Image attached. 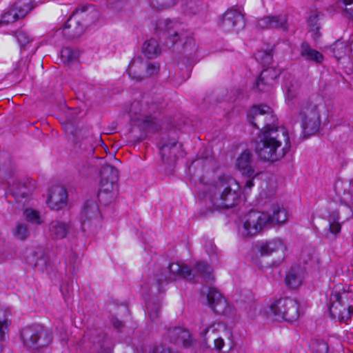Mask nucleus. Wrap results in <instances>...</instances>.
Instances as JSON below:
<instances>
[{"label": "nucleus", "mask_w": 353, "mask_h": 353, "mask_svg": "<svg viewBox=\"0 0 353 353\" xmlns=\"http://www.w3.org/2000/svg\"><path fill=\"white\" fill-rule=\"evenodd\" d=\"M291 147L288 132L285 128L266 130L258 135L255 152L263 161L276 162L282 159Z\"/></svg>", "instance_id": "f257e3e1"}, {"label": "nucleus", "mask_w": 353, "mask_h": 353, "mask_svg": "<svg viewBox=\"0 0 353 353\" xmlns=\"http://www.w3.org/2000/svg\"><path fill=\"white\" fill-rule=\"evenodd\" d=\"M234 188L236 185L232 179L219 177L209 185L204 197L208 198L216 208H232L240 199L237 188Z\"/></svg>", "instance_id": "f03ea898"}, {"label": "nucleus", "mask_w": 353, "mask_h": 353, "mask_svg": "<svg viewBox=\"0 0 353 353\" xmlns=\"http://www.w3.org/2000/svg\"><path fill=\"white\" fill-rule=\"evenodd\" d=\"M159 28L163 31V35L165 39L164 44L168 49L181 52L178 48L180 46H182L183 52H189L188 48L193 41L189 38L182 23L176 21L165 19L159 23Z\"/></svg>", "instance_id": "7ed1b4c3"}, {"label": "nucleus", "mask_w": 353, "mask_h": 353, "mask_svg": "<svg viewBox=\"0 0 353 353\" xmlns=\"http://www.w3.org/2000/svg\"><path fill=\"white\" fill-rule=\"evenodd\" d=\"M21 338L26 347L34 352H42L52 341L51 334L39 325L24 327Z\"/></svg>", "instance_id": "20e7f679"}, {"label": "nucleus", "mask_w": 353, "mask_h": 353, "mask_svg": "<svg viewBox=\"0 0 353 353\" xmlns=\"http://www.w3.org/2000/svg\"><path fill=\"white\" fill-rule=\"evenodd\" d=\"M248 120L261 133L266 130H274L278 126V119L272 109L266 105H254L248 112Z\"/></svg>", "instance_id": "39448f33"}, {"label": "nucleus", "mask_w": 353, "mask_h": 353, "mask_svg": "<svg viewBox=\"0 0 353 353\" xmlns=\"http://www.w3.org/2000/svg\"><path fill=\"white\" fill-rule=\"evenodd\" d=\"M329 312L332 318L347 323L353 314V293H332L330 296Z\"/></svg>", "instance_id": "423d86ee"}, {"label": "nucleus", "mask_w": 353, "mask_h": 353, "mask_svg": "<svg viewBox=\"0 0 353 353\" xmlns=\"http://www.w3.org/2000/svg\"><path fill=\"white\" fill-rule=\"evenodd\" d=\"M269 316L274 321L294 322L300 316L299 304L294 299L281 298L271 304Z\"/></svg>", "instance_id": "0eeeda50"}, {"label": "nucleus", "mask_w": 353, "mask_h": 353, "mask_svg": "<svg viewBox=\"0 0 353 353\" xmlns=\"http://www.w3.org/2000/svg\"><path fill=\"white\" fill-rule=\"evenodd\" d=\"M101 181L98 193L99 199L105 203L111 201L113 193L117 190L118 170L110 165H104L100 171Z\"/></svg>", "instance_id": "6e6552de"}, {"label": "nucleus", "mask_w": 353, "mask_h": 353, "mask_svg": "<svg viewBox=\"0 0 353 353\" xmlns=\"http://www.w3.org/2000/svg\"><path fill=\"white\" fill-rule=\"evenodd\" d=\"M159 69V64L148 62L138 57L131 61L127 72L132 79L140 82L146 78L157 74Z\"/></svg>", "instance_id": "1a4fd4ad"}, {"label": "nucleus", "mask_w": 353, "mask_h": 353, "mask_svg": "<svg viewBox=\"0 0 353 353\" xmlns=\"http://www.w3.org/2000/svg\"><path fill=\"white\" fill-rule=\"evenodd\" d=\"M270 223L269 216L264 212L252 210L245 216L243 228L240 230L244 236L259 234Z\"/></svg>", "instance_id": "9d476101"}, {"label": "nucleus", "mask_w": 353, "mask_h": 353, "mask_svg": "<svg viewBox=\"0 0 353 353\" xmlns=\"http://www.w3.org/2000/svg\"><path fill=\"white\" fill-rule=\"evenodd\" d=\"M88 14V10L84 8L74 11L64 25L62 31L63 35L70 39L80 37L83 33L86 25L82 21L85 20Z\"/></svg>", "instance_id": "9b49d317"}, {"label": "nucleus", "mask_w": 353, "mask_h": 353, "mask_svg": "<svg viewBox=\"0 0 353 353\" xmlns=\"http://www.w3.org/2000/svg\"><path fill=\"white\" fill-rule=\"evenodd\" d=\"M160 154L162 162L167 166L165 171L167 169L171 171L176 159L183 154L182 145L173 139L160 148Z\"/></svg>", "instance_id": "f8f14e48"}, {"label": "nucleus", "mask_w": 353, "mask_h": 353, "mask_svg": "<svg viewBox=\"0 0 353 353\" xmlns=\"http://www.w3.org/2000/svg\"><path fill=\"white\" fill-rule=\"evenodd\" d=\"M220 26L225 32H239L245 26L243 14L236 9H228L223 15Z\"/></svg>", "instance_id": "ddd939ff"}, {"label": "nucleus", "mask_w": 353, "mask_h": 353, "mask_svg": "<svg viewBox=\"0 0 353 353\" xmlns=\"http://www.w3.org/2000/svg\"><path fill=\"white\" fill-rule=\"evenodd\" d=\"M187 281L193 283L206 282L214 281L212 267L204 261L196 262L192 268L188 267Z\"/></svg>", "instance_id": "4468645a"}, {"label": "nucleus", "mask_w": 353, "mask_h": 353, "mask_svg": "<svg viewBox=\"0 0 353 353\" xmlns=\"http://www.w3.org/2000/svg\"><path fill=\"white\" fill-rule=\"evenodd\" d=\"M101 214L99 207L95 201H87L81 212V223L83 231H86L90 228L99 221Z\"/></svg>", "instance_id": "2eb2a0df"}, {"label": "nucleus", "mask_w": 353, "mask_h": 353, "mask_svg": "<svg viewBox=\"0 0 353 353\" xmlns=\"http://www.w3.org/2000/svg\"><path fill=\"white\" fill-rule=\"evenodd\" d=\"M32 9L30 0H19L2 16L1 23H10L22 19Z\"/></svg>", "instance_id": "dca6fc26"}, {"label": "nucleus", "mask_w": 353, "mask_h": 353, "mask_svg": "<svg viewBox=\"0 0 353 353\" xmlns=\"http://www.w3.org/2000/svg\"><path fill=\"white\" fill-rule=\"evenodd\" d=\"M207 301L209 306L217 314L228 315L230 313V307L227 301L215 288H208L207 290Z\"/></svg>", "instance_id": "f3484780"}, {"label": "nucleus", "mask_w": 353, "mask_h": 353, "mask_svg": "<svg viewBox=\"0 0 353 353\" xmlns=\"http://www.w3.org/2000/svg\"><path fill=\"white\" fill-rule=\"evenodd\" d=\"M256 28L260 30L279 29L288 31L289 28L286 15L264 17L256 21Z\"/></svg>", "instance_id": "a211bd4d"}, {"label": "nucleus", "mask_w": 353, "mask_h": 353, "mask_svg": "<svg viewBox=\"0 0 353 353\" xmlns=\"http://www.w3.org/2000/svg\"><path fill=\"white\" fill-rule=\"evenodd\" d=\"M34 188L35 183L33 181L23 179L13 181L12 183L9 182V190L18 201L32 194Z\"/></svg>", "instance_id": "6ab92c4d"}, {"label": "nucleus", "mask_w": 353, "mask_h": 353, "mask_svg": "<svg viewBox=\"0 0 353 353\" xmlns=\"http://www.w3.org/2000/svg\"><path fill=\"white\" fill-rule=\"evenodd\" d=\"M169 273L167 275L161 274V275H157V280L159 285L163 284V282H170L175 281L178 278H182L187 280L188 266L181 265L177 263H173L169 265Z\"/></svg>", "instance_id": "aec40b11"}, {"label": "nucleus", "mask_w": 353, "mask_h": 353, "mask_svg": "<svg viewBox=\"0 0 353 353\" xmlns=\"http://www.w3.org/2000/svg\"><path fill=\"white\" fill-rule=\"evenodd\" d=\"M279 75V70L272 67L267 68L261 71L256 82V87L260 91H268Z\"/></svg>", "instance_id": "412c9836"}, {"label": "nucleus", "mask_w": 353, "mask_h": 353, "mask_svg": "<svg viewBox=\"0 0 353 353\" xmlns=\"http://www.w3.org/2000/svg\"><path fill=\"white\" fill-rule=\"evenodd\" d=\"M71 229L70 221L56 219L49 223L48 234L52 240H61L67 237Z\"/></svg>", "instance_id": "4be33fe9"}, {"label": "nucleus", "mask_w": 353, "mask_h": 353, "mask_svg": "<svg viewBox=\"0 0 353 353\" xmlns=\"http://www.w3.org/2000/svg\"><path fill=\"white\" fill-rule=\"evenodd\" d=\"M68 194L62 186H55L51 190L47 203L52 210H59L67 204Z\"/></svg>", "instance_id": "5701e85b"}, {"label": "nucleus", "mask_w": 353, "mask_h": 353, "mask_svg": "<svg viewBox=\"0 0 353 353\" xmlns=\"http://www.w3.org/2000/svg\"><path fill=\"white\" fill-rule=\"evenodd\" d=\"M92 343V350L95 353H110L111 350L108 347L107 336L102 332L90 330L86 333Z\"/></svg>", "instance_id": "b1692460"}, {"label": "nucleus", "mask_w": 353, "mask_h": 353, "mask_svg": "<svg viewBox=\"0 0 353 353\" xmlns=\"http://www.w3.org/2000/svg\"><path fill=\"white\" fill-rule=\"evenodd\" d=\"M252 154L245 150L237 158L236 165L239 171L245 177H253L259 174L253 168Z\"/></svg>", "instance_id": "393cba45"}, {"label": "nucleus", "mask_w": 353, "mask_h": 353, "mask_svg": "<svg viewBox=\"0 0 353 353\" xmlns=\"http://www.w3.org/2000/svg\"><path fill=\"white\" fill-rule=\"evenodd\" d=\"M168 337L170 339V342L176 344H182L185 347L191 345L192 341L190 332L183 327H174L169 329Z\"/></svg>", "instance_id": "a878e982"}, {"label": "nucleus", "mask_w": 353, "mask_h": 353, "mask_svg": "<svg viewBox=\"0 0 353 353\" xmlns=\"http://www.w3.org/2000/svg\"><path fill=\"white\" fill-rule=\"evenodd\" d=\"M323 18V14L317 10H312L307 18V24L309 32L312 33V37L317 40L321 36L320 30L321 28V21Z\"/></svg>", "instance_id": "bb28decb"}, {"label": "nucleus", "mask_w": 353, "mask_h": 353, "mask_svg": "<svg viewBox=\"0 0 353 353\" xmlns=\"http://www.w3.org/2000/svg\"><path fill=\"white\" fill-rule=\"evenodd\" d=\"M286 247L283 241L279 238H274L261 243L260 252L261 255L269 256L274 252H284Z\"/></svg>", "instance_id": "cd10ccee"}, {"label": "nucleus", "mask_w": 353, "mask_h": 353, "mask_svg": "<svg viewBox=\"0 0 353 353\" xmlns=\"http://www.w3.org/2000/svg\"><path fill=\"white\" fill-rule=\"evenodd\" d=\"M300 55L306 61L320 64L323 62L324 57L320 52L311 48L307 42L301 45Z\"/></svg>", "instance_id": "c85d7f7f"}, {"label": "nucleus", "mask_w": 353, "mask_h": 353, "mask_svg": "<svg viewBox=\"0 0 353 353\" xmlns=\"http://www.w3.org/2000/svg\"><path fill=\"white\" fill-rule=\"evenodd\" d=\"M266 214L269 216V224L271 225H281L285 223L288 219L286 210L279 205H272L270 212Z\"/></svg>", "instance_id": "c756f323"}, {"label": "nucleus", "mask_w": 353, "mask_h": 353, "mask_svg": "<svg viewBox=\"0 0 353 353\" xmlns=\"http://www.w3.org/2000/svg\"><path fill=\"white\" fill-rule=\"evenodd\" d=\"M299 116L301 121H305L310 119H319L320 114L319 106L311 102H303L300 105Z\"/></svg>", "instance_id": "7c9ffc66"}, {"label": "nucleus", "mask_w": 353, "mask_h": 353, "mask_svg": "<svg viewBox=\"0 0 353 353\" xmlns=\"http://www.w3.org/2000/svg\"><path fill=\"white\" fill-rule=\"evenodd\" d=\"M349 46L350 43L347 42L338 40L330 46V50L336 60L339 61L348 56Z\"/></svg>", "instance_id": "2f4dec72"}, {"label": "nucleus", "mask_w": 353, "mask_h": 353, "mask_svg": "<svg viewBox=\"0 0 353 353\" xmlns=\"http://www.w3.org/2000/svg\"><path fill=\"white\" fill-rule=\"evenodd\" d=\"M142 52L148 59H154L161 52L159 43L154 39L147 40L143 43Z\"/></svg>", "instance_id": "473e14b6"}, {"label": "nucleus", "mask_w": 353, "mask_h": 353, "mask_svg": "<svg viewBox=\"0 0 353 353\" xmlns=\"http://www.w3.org/2000/svg\"><path fill=\"white\" fill-rule=\"evenodd\" d=\"M216 330V327L215 325H212L211 326H209L208 327L205 328L203 332L201 333V335L203 336V341L205 344H208V341L210 340L213 341L214 343V347L217 350H221L222 347L224 345V341L223 339L220 336L216 337V336H207L208 334L210 332H212V334H214V332Z\"/></svg>", "instance_id": "72a5a7b5"}, {"label": "nucleus", "mask_w": 353, "mask_h": 353, "mask_svg": "<svg viewBox=\"0 0 353 353\" xmlns=\"http://www.w3.org/2000/svg\"><path fill=\"white\" fill-rule=\"evenodd\" d=\"M286 285L292 288H298L302 283V276L299 269L292 268L285 276Z\"/></svg>", "instance_id": "f704fd0d"}, {"label": "nucleus", "mask_w": 353, "mask_h": 353, "mask_svg": "<svg viewBox=\"0 0 353 353\" xmlns=\"http://www.w3.org/2000/svg\"><path fill=\"white\" fill-rule=\"evenodd\" d=\"M79 52L69 48H65L61 51V59L64 64L72 65L78 62Z\"/></svg>", "instance_id": "c9c22d12"}, {"label": "nucleus", "mask_w": 353, "mask_h": 353, "mask_svg": "<svg viewBox=\"0 0 353 353\" xmlns=\"http://www.w3.org/2000/svg\"><path fill=\"white\" fill-rule=\"evenodd\" d=\"M301 123L304 134L310 136L318 132L321 125V120L320 118L306 119L305 121H301Z\"/></svg>", "instance_id": "e433bc0d"}, {"label": "nucleus", "mask_w": 353, "mask_h": 353, "mask_svg": "<svg viewBox=\"0 0 353 353\" xmlns=\"http://www.w3.org/2000/svg\"><path fill=\"white\" fill-rule=\"evenodd\" d=\"M301 88V84L299 81L296 79L286 80L284 88L286 92L287 98L289 100H292L295 98L299 92Z\"/></svg>", "instance_id": "4c0bfd02"}, {"label": "nucleus", "mask_w": 353, "mask_h": 353, "mask_svg": "<svg viewBox=\"0 0 353 353\" xmlns=\"http://www.w3.org/2000/svg\"><path fill=\"white\" fill-rule=\"evenodd\" d=\"M343 185L342 183H336L335 185L336 190L340 194L339 185ZM343 199L345 202L353 204V178L347 183L343 184Z\"/></svg>", "instance_id": "58836bf2"}, {"label": "nucleus", "mask_w": 353, "mask_h": 353, "mask_svg": "<svg viewBox=\"0 0 353 353\" xmlns=\"http://www.w3.org/2000/svg\"><path fill=\"white\" fill-rule=\"evenodd\" d=\"M30 234L28 225L24 222H18L13 230L14 236L21 241L26 240Z\"/></svg>", "instance_id": "ea45409f"}, {"label": "nucleus", "mask_w": 353, "mask_h": 353, "mask_svg": "<svg viewBox=\"0 0 353 353\" xmlns=\"http://www.w3.org/2000/svg\"><path fill=\"white\" fill-rule=\"evenodd\" d=\"M10 314L1 308H0V341L5 339L6 332L8 327V318Z\"/></svg>", "instance_id": "a19ab883"}, {"label": "nucleus", "mask_w": 353, "mask_h": 353, "mask_svg": "<svg viewBox=\"0 0 353 353\" xmlns=\"http://www.w3.org/2000/svg\"><path fill=\"white\" fill-rule=\"evenodd\" d=\"M310 347L313 353H327L328 352L327 344L320 339L311 340Z\"/></svg>", "instance_id": "79ce46f5"}, {"label": "nucleus", "mask_w": 353, "mask_h": 353, "mask_svg": "<svg viewBox=\"0 0 353 353\" xmlns=\"http://www.w3.org/2000/svg\"><path fill=\"white\" fill-rule=\"evenodd\" d=\"M147 313L149 319L154 321L159 316L160 304L157 302H148L146 304Z\"/></svg>", "instance_id": "37998d69"}, {"label": "nucleus", "mask_w": 353, "mask_h": 353, "mask_svg": "<svg viewBox=\"0 0 353 353\" xmlns=\"http://www.w3.org/2000/svg\"><path fill=\"white\" fill-rule=\"evenodd\" d=\"M256 59L263 65H269L273 61V55L272 52L261 50L256 53Z\"/></svg>", "instance_id": "c03bdc74"}, {"label": "nucleus", "mask_w": 353, "mask_h": 353, "mask_svg": "<svg viewBox=\"0 0 353 353\" xmlns=\"http://www.w3.org/2000/svg\"><path fill=\"white\" fill-rule=\"evenodd\" d=\"M178 0H150L152 7L157 10H163L175 5Z\"/></svg>", "instance_id": "a18cd8bd"}, {"label": "nucleus", "mask_w": 353, "mask_h": 353, "mask_svg": "<svg viewBox=\"0 0 353 353\" xmlns=\"http://www.w3.org/2000/svg\"><path fill=\"white\" fill-rule=\"evenodd\" d=\"M23 214L28 221L37 225L41 223V218L37 211L28 208L24 211Z\"/></svg>", "instance_id": "49530a36"}, {"label": "nucleus", "mask_w": 353, "mask_h": 353, "mask_svg": "<svg viewBox=\"0 0 353 353\" xmlns=\"http://www.w3.org/2000/svg\"><path fill=\"white\" fill-rule=\"evenodd\" d=\"M202 3L200 0H185L184 3V9L190 13L196 14L199 12Z\"/></svg>", "instance_id": "de8ad7c7"}, {"label": "nucleus", "mask_w": 353, "mask_h": 353, "mask_svg": "<svg viewBox=\"0 0 353 353\" xmlns=\"http://www.w3.org/2000/svg\"><path fill=\"white\" fill-rule=\"evenodd\" d=\"M143 123L146 128L153 131H158L161 128L157 119L152 116H146L143 120Z\"/></svg>", "instance_id": "09e8293b"}, {"label": "nucleus", "mask_w": 353, "mask_h": 353, "mask_svg": "<svg viewBox=\"0 0 353 353\" xmlns=\"http://www.w3.org/2000/svg\"><path fill=\"white\" fill-rule=\"evenodd\" d=\"M14 35L21 47H25L30 42L28 34L23 30L16 31Z\"/></svg>", "instance_id": "8fccbe9b"}, {"label": "nucleus", "mask_w": 353, "mask_h": 353, "mask_svg": "<svg viewBox=\"0 0 353 353\" xmlns=\"http://www.w3.org/2000/svg\"><path fill=\"white\" fill-rule=\"evenodd\" d=\"M341 225L338 221H330L329 222V230L330 232L333 234H336L341 232Z\"/></svg>", "instance_id": "3c124183"}, {"label": "nucleus", "mask_w": 353, "mask_h": 353, "mask_svg": "<svg viewBox=\"0 0 353 353\" xmlns=\"http://www.w3.org/2000/svg\"><path fill=\"white\" fill-rule=\"evenodd\" d=\"M247 178L248 179L245 182V188L250 189L254 185L253 179L255 178V176Z\"/></svg>", "instance_id": "603ef678"}, {"label": "nucleus", "mask_w": 353, "mask_h": 353, "mask_svg": "<svg viewBox=\"0 0 353 353\" xmlns=\"http://www.w3.org/2000/svg\"><path fill=\"white\" fill-rule=\"evenodd\" d=\"M112 324L113 326L117 330H120L123 327V323L117 319L112 320Z\"/></svg>", "instance_id": "864d4df0"}, {"label": "nucleus", "mask_w": 353, "mask_h": 353, "mask_svg": "<svg viewBox=\"0 0 353 353\" xmlns=\"http://www.w3.org/2000/svg\"><path fill=\"white\" fill-rule=\"evenodd\" d=\"M85 151L87 152L88 154L89 155H93L94 153V147L92 144L90 143V145L88 148H83Z\"/></svg>", "instance_id": "5fc2aeb1"}, {"label": "nucleus", "mask_w": 353, "mask_h": 353, "mask_svg": "<svg viewBox=\"0 0 353 353\" xmlns=\"http://www.w3.org/2000/svg\"><path fill=\"white\" fill-rule=\"evenodd\" d=\"M348 56L353 59V41L350 43Z\"/></svg>", "instance_id": "6e6d98bb"}, {"label": "nucleus", "mask_w": 353, "mask_h": 353, "mask_svg": "<svg viewBox=\"0 0 353 353\" xmlns=\"http://www.w3.org/2000/svg\"><path fill=\"white\" fill-rule=\"evenodd\" d=\"M151 112H155L157 110L158 108L157 105H152L151 108H150Z\"/></svg>", "instance_id": "4d7b16f0"}, {"label": "nucleus", "mask_w": 353, "mask_h": 353, "mask_svg": "<svg viewBox=\"0 0 353 353\" xmlns=\"http://www.w3.org/2000/svg\"><path fill=\"white\" fill-rule=\"evenodd\" d=\"M216 332H217V330L214 332V334H212V332H210L209 334H208V336H216V337H218L217 336V334H216Z\"/></svg>", "instance_id": "13d9d810"}, {"label": "nucleus", "mask_w": 353, "mask_h": 353, "mask_svg": "<svg viewBox=\"0 0 353 353\" xmlns=\"http://www.w3.org/2000/svg\"><path fill=\"white\" fill-rule=\"evenodd\" d=\"M92 141V139L90 138L88 140H86V142L84 143V144H85V143H89L90 144V143H91ZM81 145H83V143H81Z\"/></svg>", "instance_id": "bf43d9fd"}]
</instances>
